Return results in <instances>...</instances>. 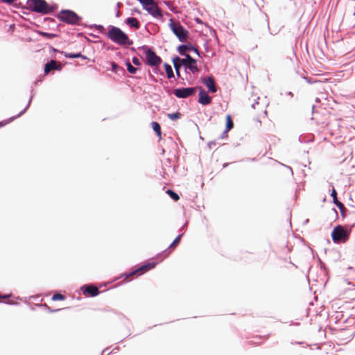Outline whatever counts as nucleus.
<instances>
[{
  "label": "nucleus",
  "mask_w": 355,
  "mask_h": 355,
  "mask_svg": "<svg viewBox=\"0 0 355 355\" xmlns=\"http://www.w3.org/2000/svg\"><path fill=\"white\" fill-rule=\"evenodd\" d=\"M107 37L113 42L119 45H130L132 44L127 34L116 26H110L109 27Z\"/></svg>",
  "instance_id": "f257e3e1"
},
{
  "label": "nucleus",
  "mask_w": 355,
  "mask_h": 355,
  "mask_svg": "<svg viewBox=\"0 0 355 355\" xmlns=\"http://www.w3.org/2000/svg\"><path fill=\"white\" fill-rule=\"evenodd\" d=\"M173 62L176 73L178 76H180V69L182 66H184L186 69H189L193 73L198 71L196 60L190 55H186L185 58L175 57L173 58Z\"/></svg>",
  "instance_id": "f03ea898"
},
{
  "label": "nucleus",
  "mask_w": 355,
  "mask_h": 355,
  "mask_svg": "<svg viewBox=\"0 0 355 355\" xmlns=\"http://www.w3.org/2000/svg\"><path fill=\"white\" fill-rule=\"evenodd\" d=\"M168 26L180 42H187L189 38V31L186 30L179 21H175L172 18H171L169 19Z\"/></svg>",
  "instance_id": "7ed1b4c3"
},
{
  "label": "nucleus",
  "mask_w": 355,
  "mask_h": 355,
  "mask_svg": "<svg viewBox=\"0 0 355 355\" xmlns=\"http://www.w3.org/2000/svg\"><path fill=\"white\" fill-rule=\"evenodd\" d=\"M349 234L350 230H347L341 225H337L331 232V238L335 243H343L348 240Z\"/></svg>",
  "instance_id": "20e7f679"
},
{
  "label": "nucleus",
  "mask_w": 355,
  "mask_h": 355,
  "mask_svg": "<svg viewBox=\"0 0 355 355\" xmlns=\"http://www.w3.org/2000/svg\"><path fill=\"white\" fill-rule=\"evenodd\" d=\"M27 5L31 10L37 12L47 14L52 11L45 0H28Z\"/></svg>",
  "instance_id": "39448f33"
},
{
  "label": "nucleus",
  "mask_w": 355,
  "mask_h": 355,
  "mask_svg": "<svg viewBox=\"0 0 355 355\" xmlns=\"http://www.w3.org/2000/svg\"><path fill=\"white\" fill-rule=\"evenodd\" d=\"M59 18L63 22L71 25H78L81 17L70 10H62L59 14Z\"/></svg>",
  "instance_id": "423d86ee"
},
{
  "label": "nucleus",
  "mask_w": 355,
  "mask_h": 355,
  "mask_svg": "<svg viewBox=\"0 0 355 355\" xmlns=\"http://www.w3.org/2000/svg\"><path fill=\"white\" fill-rule=\"evenodd\" d=\"M146 3H141L143 8L154 18L162 19L163 15L157 3L154 0H146Z\"/></svg>",
  "instance_id": "0eeeda50"
},
{
  "label": "nucleus",
  "mask_w": 355,
  "mask_h": 355,
  "mask_svg": "<svg viewBox=\"0 0 355 355\" xmlns=\"http://www.w3.org/2000/svg\"><path fill=\"white\" fill-rule=\"evenodd\" d=\"M146 55L148 64L152 67H157L162 62V59L157 55L155 51L146 46L142 47Z\"/></svg>",
  "instance_id": "6e6552de"
},
{
  "label": "nucleus",
  "mask_w": 355,
  "mask_h": 355,
  "mask_svg": "<svg viewBox=\"0 0 355 355\" xmlns=\"http://www.w3.org/2000/svg\"><path fill=\"white\" fill-rule=\"evenodd\" d=\"M194 87L178 88L173 92L175 96L180 98H185L191 96L195 92Z\"/></svg>",
  "instance_id": "1a4fd4ad"
},
{
  "label": "nucleus",
  "mask_w": 355,
  "mask_h": 355,
  "mask_svg": "<svg viewBox=\"0 0 355 355\" xmlns=\"http://www.w3.org/2000/svg\"><path fill=\"white\" fill-rule=\"evenodd\" d=\"M198 102L203 105H207L211 103V97L203 89L200 90Z\"/></svg>",
  "instance_id": "9d476101"
},
{
  "label": "nucleus",
  "mask_w": 355,
  "mask_h": 355,
  "mask_svg": "<svg viewBox=\"0 0 355 355\" xmlns=\"http://www.w3.org/2000/svg\"><path fill=\"white\" fill-rule=\"evenodd\" d=\"M204 83L211 92L215 93L217 91L214 80L212 77H208L207 78H205Z\"/></svg>",
  "instance_id": "9b49d317"
},
{
  "label": "nucleus",
  "mask_w": 355,
  "mask_h": 355,
  "mask_svg": "<svg viewBox=\"0 0 355 355\" xmlns=\"http://www.w3.org/2000/svg\"><path fill=\"white\" fill-rule=\"evenodd\" d=\"M53 69H60V67L57 65V62L55 60H51L49 62L46 63L44 66V73L46 74L49 73Z\"/></svg>",
  "instance_id": "f8f14e48"
},
{
  "label": "nucleus",
  "mask_w": 355,
  "mask_h": 355,
  "mask_svg": "<svg viewBox=\"0 0 355 355\" xmlns=\"http://www.w3.org/2000/svg\"><path fill=\"white\" fill-rule=\"evenodd\" d=\"M84 288H85V286L83 287L82 289L85 294L88 293L91 296L94 297V296L98 295V294L99 293V291H98V288L96 286H86L85 289H84Z\"/></svg>",
  "instance_id": "ddd939ff"
},
{
  "label": "nucleus",
  "mask_w": 355,
  "mask_h": 355,
  "mask_svg": "<svg viewBox=\"0 0 355 355\" xmlns=\"http://www.w3.org/2000/svg\"><path fill=\"white\" fill-rule=\"evenodd\" d=\"M194 49L195 51L198 53V51L196 49H194L191 45H186V44H182L180 45L178 48V51L181 55H184L186 57V55H188L186 53L187 51Z\"/></svg>",
  "instance_id": "4468645a"
},
{
  "label": "nucleus",
  "mask_w": 355,
  "mask_h": 355,
  "mask_svg": "<svg viewBox=\"0 0 355 355\" xmlns=\"http://www.w3.org/2000/svg\"><path fill=\"white\" fill-rule=\"evenodd\" d=\"M125 23L128 26H129L131 28H135L136 29L139 28L140 24L137 19L135 17H129L125 20Z\"/></svg>",
  "instance_id": "2eb2a0df"
},
{
  "label": "nucleus",
  "mask_w": 355,
  "mask_h": 355,
  "mask_svg": "<svg viewBox=\"0 0 355 355\" xmlns=\"http://www.w3.org/2000/svg\"><path fill=\"white\" fill-rule=\"evenodd\" d=\"M155 263H148L146 265L142 266L140 268H139L137 270L130 272V275H133L138 272H143V271H146L149 269H152L155 267Z\"/></svg>",
  "instance_id": "dca6fc26"
},
{
  "label": "nucleus",
  "mask_w": 355,
  "mask_h": 355,
  "mask_svg": "<svg viewBox=\"0 0 355 355\" xmlns=\"http://www.w3.org/2000/svg\"><path fill=\"white\" fill-rule=\"evenodd\" d=\"M151 126L153 130L156 132L157 135L160 137L161 136V128L159 124L157 122L153 121L151 123Z\"/></svg>",
  "instance_id": "f3484780"
},
{
  "label": "nucleus",
  "mask_w": 355,
  "mask_h": 355,
  "mask_svg": "<svg viewBox=\"0 0 355 355\" xmlns=\"http://www.w3.org/2000/svg\"><path fill=\"white\" fill-rule=\"evenodd\" d=\"M126 64V67H127V70L128 71L129 73H132V74H135L136 73L137 71V68L133 67L131 63L130 62H126L125 63Z\"/></svg>",
  "instance_id": "a211bd4d"
},
{
  "label": "nucleus",
  "mask_w": 355,
  "mask_h": 355,
  "mask_svg": "<svg viewBox=\"0 0 355 355\" xmlns=\"http://www.w3.org/2000/svg\"><path fill=\"white\" fill-rule=\"evenodd\" d=\"M166 193H168V196L175 201H177L180 199L179 195L171 189H168L166 191Z\"/></svg>",
  "instance_id": "6ab92c4d"
},
{
  "label": "nucleus",
  "mask_w": 355,
  "mask_h": 355,
  "mask_svg": "<svg viewBox=\"0 0 355 355\" xmlns=\"http://www.w3.org/2000/svg\"><path fill=\"white\" fill-rule=\"evenodd\" d=\"M164 65H165L166 72L168 78H171L173 77L174 74H173L172 67L168 64H165Z\"/></svg>",
  "instance_id": "aec40b11"
},
{
  "label": "nucleus",
  "mask_w": 355,
  "mask_h": 355,
  "mask_svg": "<svg viewBox=\"0 0 355 355\" xmlns=\"http://www.w3.org/2000/svg\"><path fill=\"white\" fill-rule=\"evenodd\" d=\"M227 119V125L226 130L227 131H230L234 126L233 121H232L230 115H227L226 117Z\"/></svg>",
  "instance_id": "412c9836"
},
{
  "label": "nucleus",
  "mask_w": 355,
  "mask_h": 355,
  "mask_svg": "<svg viewBox=\"0 0 355 355\" xmlns=\"http://www.w3.org/2000/svg\"><path fill=\"white\" fill-rule=\"evenodd\" d=\"M32 98H33V96H31V98L29 99L28 103V104H27L26 107H25L22 111H21V112H19V114H17V116H14V117H12V118L10 119V121H12V120H13L14 119H16V118H17V117H19V116H21L24 113H25V112H26V110L28 109V107L30 106V105H31V103Z\"/></svg>",
  "instance_id": "4be33fe9"
},
{
  "label": "nucleus",
  "mask_w": 355,
  "mask_h": 355,
  "mask_svg": "<svg viewBox=\"0 0 355 355\" xmlns=\"http://www.w3.org/2000/svg\"><path fill=\"white\" fill-rule=\"evenodd\" d=\"M40 35L47 39H52L57 37L56 34L46 32H40Z\"/></svg>",
  "instance_id": "5701e85b"
},
{
  "label": "nucleus",
  "mask_w": 355,
  "mask_h": 355,
  "mask_svg": "<svg viewBox=\"0 0 355 355\" xmlns=\"http://www.w3.org/2000/svg\"><path fill=\"white\" fill-rule=\"evenodd\" d=\"M182 234H179L175 240L173 241V243L170 245L169 248L175 247L176 245H178L181 239Z\"/></svg>",
  "instance_id": "b1692460"
},
{
  "label": "nucleus",
  "mask_w": 355,
  "mask_h": 355,
  "mask_svg": "<svg viewBox=\"0 0 355 355\" xmlns=\"http://www.w3.org/2000/svg\"><path fill=\"white\" fill-rule=\"evenodd\" d=\"M65 56L67 58H80V57H83L80 53H69L65 55Z\"/></svg>",
  "instance_id": "393cba45"
},
{
  "label": "nucleus",
  "mask_w": 355,
  "mask_h": 355,
  "mask_svg": "<svg viewBox=\"0 0 355 355\" xmlns=\"http://www.w3.org/2000/svg\"><path fill=\"white\" fill-rule=\"evenodd\" d=\"M168 117L171 120H176L180 117V114L179 112L171 113L168 114Z\"/></svg>",
  "instance_id": "a878e982"
},
{
  "label": "nucleus",
  "mask_w": 355,
  "mask_h": 355,
  "mask_svg": "<svg viewBox=\"0 0 355 355\" xmlns=\"http://www.w3.org/2000/svg\"><path fill=\"white\" fill-rule=\"evenodd\" d=\"M64 298H65L64 296L60 293L54 294L52 297V300L54 301L63 300H64Z\"/></svg>",
  "instance_id": "bb28decb"
},
{
  "label": "nucleus",
  "mask_w": 355,
  "mask_h": 355,
  "mask_svg": "<svg viewBox=\"0 0 355 355\" xmlns=\"http://www.w3.org/2000/svg\"><path fill=\"white\" fill-rule=\"evenodd\" d=\"M337 207L340 209L341 214L344 216L345 211L346 210V208L345 207L344 205L342 202H340L338 203Z\"/></svg>",
  "instance_id": "cd10ccee"
},
{
  "label": "nucleus",
  "mask_w": 355,
  "mask_h": 355,
  "mask_svg": "<svg viewBox=\"0 0 355 355\" xmlns=\"http://www.w3.org/2000/svg\"><path fill=\"white\" fill-rule=\"evenodd\" d=\"M132 63L135 65V66H139L141 65V62L139 60V58H137V57H134L132 58Z\"/></svg>",
  "instance_id": "c85d7f7f"
},
{
  "label": "nucleus",
  "mask_w": 355,
  "mask_h": 355,
  "mask_svg": "<svg viewBox=\"0 0 355 355\" xmlns=\"http://www.w3.org/2000/svg\"><path fill=\"white\" fill-rule=\"evenodd\" d=\"M112 71L114 72H117V69L119 68V65L117 64H116L115 62L112 63Z\"/></svg>",
  "instance_id": "c756f323"
},
{
  "label": "nucleus",
  "mask_w": 355,
  "mask_h": 355,
  "mask_svg": "<svg viewBox=\"0 0 355 355\" xmlns=\"http://www.w3.org/2000/svg\"><path fill=\"white\" fill-rule=\"evenodd\" d=\"M259 99V97H257V100H254V102L251 105V107L252 109H255L257 105H259V103L258 100Z\"/></svg>",
  "instance_id": "7c9ffc66"
},
{
  "label": "nucleus",
  "mask_w": 355,
  "mask_h": 355,
  "mask_svg": "<svg viewBox=\"0 0 355 355\" xmlns=\"http://www.w3.org/2000/svg\"><path fill=\"white\" fill-rule=\"evenodd\" d=\"M331 196H332L333 199L335 198V197H337V193H336V191L335 190V189L333 187V190H332V192H331Z\"/></svg>",
  "instance_id": "2f4dec72"
},
{
  "label": "nucleus",
  "mask_w": 355,
  "mask_h": 355,
  "mask_svg": "<svg viewBox=\"0 0 355 355\" xmlns=\"http://www.w3.org/2000/svg\"><path fill=\"white\" fill-rule=\"evenodd\" d=\"M229 132V131H227V130H225L223 132V134L221 135V138H222V139H224V138L227 137V132Z\"/></svg>",
  "instance_id": "473e14b6"
},
{
  "label": "nucleus",
  "mask_w": 355,
  "mask_h": 355,
  "mask_svg": "<svg viewBox=\"0 0 355 355\" xmlns=\"http://www.w3.org/2000/svg\"><path fill=\"white\" fill-rule=\"evenodd\" d=\"M334 203L338 206V203H340L341 202L338 201L337 197H335L334 199Z\"/></svg>",
  "instance_id": "72a5a7b5"
},
{
  "label": "nucleus",
  "mask_w": 355,
  "mask_h": 355,
  "mask_svg": "<svg viewBox=\"0 0 355 355\" xmlns=\"http://www.w3.org/2000/svg\"><path fill=\"white\" fill-rule=\"evenodd\" d=\"M96 28H97L98 31H101L102 30H103V29H104V27H103L102 25H96Z\"/></svg>",
  "instance_id": "f704fd0d"
},
{
  "label": "nucleus",
  "mask_w": 355,
  "mask_h": 355,
  "mask_svg": "<svg viewBox=\"0 0 355 355\" xmlns=\"http://www.w3.org/2000/svg\"><path fill=\"white\" fill-rule=\"evenodd\" d=\"M163 254H164V257H166L169 254V252L164 251Z\"/></svg>",
  "instance_id": "c9c22d12"
},
{
  "label": "nucleus",
  "mask_w": 355,
  "mask_h": 355,
  "mask_svg": "<svg viewBox=\"0 0 355 355\" xmlns=\"http://www.w3.org/2000/svg\"><path fill=\"white\" fill-rule=\"evenodd\" d=\"M196 21L197 23H198V24H202V21H201L200 19H198V18H197V19H196Z\"/></svg>",
  "instance_id": "e433bc0d"
},
{
  "label": "nucleus",
  "mask_w": 355,
  "mask_h": 355,
  "mask_svg": "<svg viewBox=\"0 0 355 355\" xmlns=\"http://www.w3.org/2000/svg\"><path fill=\"white\" fill-rule=\"evenodd\" d=\"M8 297H9V295H0V299L1 298H7Z\"/></svg>",
  "instance_id": "4c0bfd02"
},
{
  "label": "nucleus",
  "mask_w": 355,
  "mask_h": 355,
  "mask_svg": "<svg viewBox=\"0 0 355 355\" xmlns=\"http://www.w3.org/2000/svg\"><path fill=\"white\" fill-rule=\"evenodd\" d=\"M137 1H139L140 3H146V0H137Z\"/></svg>",
  "instance_id": "58836bf2"
},
{
  "label": "nucleus",
  "mask_w": 355,
  "mask_h": 355,
  "mask_svg": "<svg viewBox=\"0 0 355 355\" xmlns=\"http://www.w3.org/2000/svg\"><path fill=\"white\" fill-rule=\"evenodd\" d=\"M137 1H139L140 3H146V0H137Z\"/></svg>",
  "instance_id": "ea45409f"
},
{
  "label": "nucleus",
  "mask_w": 355,
  "mask_h": 355,
  "mask_svg": "<svg viewBox=\"0 0 355 355\" xmlns=\"http://www.w3.org/2000/svg\"><path fill=\"white\" fill-rule=\"evenodd\" d=\"M119 13H120V12H119V10H118L117 12H116V17L119 16Z\"/></svg>",
  "instance_id": "a19ab883"
}]
</instances>
